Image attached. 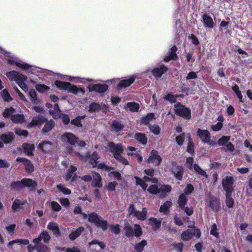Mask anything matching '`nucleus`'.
Here are the masks:
<instances>
[{
	"mask_svg": "<svg viewBox=\"0 0 252 252\" xmlns=\"http://www.w3.org/2000/svg\"><path fill=\"white\" fill-rule=\"evenodd\" d=\"M188 201L187 197L184 193H182L179 197L178 200V204L179 206L181 208H184V206L186 205Z\"/></svg>",
	"mask_w": 252,
	"mask_h": 252,
	"instance_id": "41",
	"label": "nucleus"
},
{
	"mask_svg": "<svg viewBox=\"0 0 252 252\" xmlns=\"http://www.w3.org/2000/svg\"><path fill=\"white\" fill-rule=\"evenodd\" d=\"M149 128L151 131L156 135H158L160 133V129L157 125H150Z\"/></svg>",
	"mask_w": 252,
	"mask_h": 252,
	"instance_id": "63",
	"label": "nucleus"
},
{
	"mask_svg": "<svg viewBox=\"0 0 252 252\" xmlns=\"http://www.w3.org/2000/svg\"><path fill=\"white\" fill-rule=\"evenodd\" d=\"M203 20L205 26L212 28L214 25V22L212 18L208 14L203 15Z\"/></svg>",
	"mask_w": 252,
	"mask_h": 252,
	"instance_id": "37",
	"label": "nucleus"
},
{
	"mask_svg": "<svg viewBox=\"0 0 252 252\" xmlns=\"http://www.w3.org/2000/svg\"><path fill=\"white\" fill-rule=\"evenodd\" d=\"M49 112L55 119L59 118L61 115V110L57 104H55L53 110L50 109Z\"/></svg>",
	"mask_w": 252,
	"mask_h": 252,
	"instance_id": "36",
	"label": "nucleus"
},
{
	"mask_svg": "<svg viewBox=\"0 0 252 252\" xmlns=\"http://www.w3.org/2000/svg\"><path fill=\"white\" fill-rule=\"evenodd\" d=\"M55 84L57 87L61 90H67L70 83L69 82H63L60 81H56Z\"/></svg>",
	"mask_w": 252,
	"mask_h": 252,
	"instance_id": "39",
	"label": "nucleus"
},
{
	"mask_svg": "<svg viewBox=\"0 0 252 252\" xmlns=\"http://www.w3.org/2000/svg\"><path fill=\"white\" fill-rule=\"evenodd\" d=\"M57 189L60 190V191L63 193L65 195H69L71 193V190L65 187V186L63 185L62 184H59L57 185Z\"/></svg>",
	"mask_w": 252,
	"mask_h": 252,
	"instance_id": "53",
	"label": "nucleus"
},
{
	"mask_svg": "<svg viewBox=\"0 0 252 252\" xmlns=\"http://www.w3.org/2000/svg\"><path fill=\"white\" fill-rule=\"evenodd\" d=\"M154 169L150 168L148 169H145L144 170L145 173L149 177L145 176L143 179H140L137 177H135L134 178L136 179V185H140V187L144 190H145L148 186V185L145 182H151L154 184H157L158 180L155 178L153 177L154 175Z\"/></svg>",
	"mask_w": 252,
	"mask_h": 252,
	"instance_id": "4",
	"label": "nucleus"
},
{
	"mask_svg": "<svg viewBox=\"0 0 252 252\" xmlns=\"http://www.w3.org/2000/svg\"><path fill=\"white\" fill-rule=\"evenodd\" d=\"M0 139L5 144L11 142L14 138V133L9 132L7 134H2L0 137Z\"/></svg>",
	"mask_w": 252,
	"mask_h": 252,
	"instance_id": "32",
	"label": "nucleus"
},
{
	"mask_svg": "<svg viewBox=\"0 0 252 252\" xmlns=\"http://www.w3.org/2000/svg\"><path fill=\"white\" fill-rule=\"evenodd\" d=\"M34 244L35 248L37 252H47L49 251V248L47 246L42 244L40 242Z\"/></svg>",
	"mask_w": 252,
	"mask_h": 252,
	"instance_id": "48",
	"label": "nucleus"
},
{
	"mask_svg": "<svg viewBox=\"0 0 252 252\" xmlns=\"http://www.w3.org/2000/svg\"><path fill=\"white\" fill-rule=\"evenodd\" d=\"M124 229L127 236L130 237L133 235V230L128 223L125 224Z\"/></svg>",
	"mask_w": 252,
	"mask_h": 252,
	"instance_id": "56",
	"label": "nucleus"
},
{
	"mask_svg": "<svg viewBox=\"0 0 252 252\" xmlns=\"http://www.w3.org/2000/svg\"><path fill=\"white\" fill-rule=\"evenodd\" d=\"M233 178L231 176H227L222 179V185L226 193L232 192L233 190Z\"/></svg>",
	"mask_w": 252,
	"mask_h": 252,
	"instance_id": "10",
	"label": "nucleus"
},
{
	"mask_svg": "<svg viewBox=\"0 0 252 252\" xmlns=\"http://www.w3.org/2000/svg\"><path fill=\"white\" fill-rule=\"evenodd\" d=\"M112 130L115 132H119L121 131L124 126L122 124H121L119 122L115 121H114L111 125Z\"/></svg>",
	"mask_w": 252,
	"mask_h": 252,
	"instance_id": "47",
	"label": "nucleus"
},
{
	"mask_svg": "<svg viewBox=\"0 0 252 252\" xmlns=\"http://www.w3.org/2000/svg\"><path fill=\"white\" fill-rule=\"evenodd\" d=\"M82 215L84 219H88L89 221L96 224L99 219L100 218L96 213H91L88 215L85 213H82Z\"/></svg>",
	"mask_w": 252,
	"mask_h": 252,
	"instance_id": "19",
	"label": "nucleus"
},
{
	"mask_svg": "<svg viewBox=\"0 0 252 252\" xmlns=\"http://www.w3.org/2000/svg\"><path fill=\"white\" fill-rule=\"evenodd\" d=\"M195 231L196 230L194 229H188L183 232L181 238L184 241H188L195 234Z\"/></svg>",
	"mask_w": 252,
	"mask_h": 252,
	"instance_id": "26",
	"label": "nucleus"
},
{
	"mask_svg": "<svg viewBox=\"0 0 252 252\" xmlns=\"http://www.w3.org/2000/svg\"><path fill=\"white\" fill-rule=\"evenodd\" d=\"M61 140L65 143L74 145L77 142L78 138L72 133L66 132L61 136Z\"/></svg>",
	"mask_w": 252,
	"mask_h": 252,
	"instance_id": "11",
	"label": "nucleus"
},
{
	"mask_svg": "<svg viewBox=\"0 0 252 252\" xmlns=\"http://www.w3.org/2000/svg\"><path fill=\"white\" fill-rule=\"evenodd\" d=\"M80 157V158L84 161L88 162L90 163L93 167L97 166L98 168L104 169L109 172V176L111 177H113L117 180H121V175L118 172L113 170V168L111 167L106 166L104 163H101L97 164V159H99V156L96 152H94L91 155L89 153H88L86 156H83L79 153H77Z\"/></svg>",
	"mask_w": 252,
	"mask_h": 252,
	"instance_id": "1",
	"label": "nucleus"
},
{
	"mask_svg": "<svg viewBox=\"0 0 252 252\" xmlns=\"http://www.w3.org/2000/svg\"><path fill=\"white\" fill-rule=\"evenodd\" d=\"M24 164L25 166L26 170L28 172L32 173L33 171L34 167L30 160L28 159Z\"/></svg>",
	"mask_w": 252,
	"mask_h": 252,
	"instance_id": "58",
	"label": "nucleus"
},
{
	"mask_svg": "<svg viewBox=\"0 0 252 252\" xmlns=\"http://www.w3.org/2000/svg\"><path fill=\"white\" fill-rule=\"evenodd\" d=\"M90 92H95L99 93H104L108 90V87L106 84L90 85L88 87Z\"/></svg>",
	"mask_w": 252,
	"mask_h": 252,
	"instance_id": "13",
	"label": "nucleus"
},
{
	"mask_svg": "<svg viewBox=\"0 0 252 252\" xmlns=\"http://www.w3.org/2000/svg\"><path fill=\"white\" fill-rule=\"evenodd\" d=\"M50 239V236L48 233L46 231L42 232L39 237L37 238L33 239V242L34 244L40 243L41 240H43L45 243L48 242Z\"/></svg>",
	"mask_w": 252,
	"mask_h": 252,
	"instance_id": "22",
	"label": "nucleus"
},
{
	"mask_svg": "<svg viewBox=\"0 0 252 252\" xmlns=\"http://www.w3.org/2000/svg\"><path fill=\"white\" fill-rule=\"evenodd\" d=\"M197 134L203 142L207 143L212 147H215L217 146V142L215 141L211 140L210 133L208 130L198 128Z\"/></svg>",
	"mask_w": 252,
	"mask_h": 252,
	"instance_id": "5",
	"label": "nucleus"
},
{
	"mask_svg": "<svg viewBox=\"0 0 252 252\" xmlns=\"http://www.w3.org/2000/svg\"><path fill=\"white\" fill-rule=\"evenodd\" d=\"M15 112V109L12 107L6 108L3 112V116L4 117H8Z\"/></svg>",
	"mask_w": 252,
	"mask_h": 252,
	"instance_id": "64",
	"label": "nucleus"
},
{
	"mask_svg": "<svg viewBox=\"0 0 252 252\" xmlns=\"http://www.w3.org/2000/svg\"><path fill=\"white\" fill-rule=\"evenodd\" d=\"M149 224L153 227L155 230H157L160 226L161 221L156 218H150L149 220Z\"/></svg>",
	"mask_w": 252,
	"mask_h": 252,
	"instance_id": "40",
	"label": "nucleus"
},
{
	"mask_svg": "<svg viewBox=\"0 0 252 252\" xmlns=\"http://www.w3.org/2000/svg\"><path fill=\"white\" fill-rule=\"evenodd\" d=\"M16 243H17L19 245L23 244V245H26L29 244V241L27 239H16L15 240L10 241L8 243L7 246L9 249H12V246L14 244H16Z\"/></svg>",
	"mask_w": 252,
	"mask_h": 252,
	"instance_id": "35",
	"label": "nucleus"
},
{
	"mask_svg": "<svg viewBox=\"0 0 252 252\" xmlns=\"http://www.w3.org/2000/svg\"><path fill=\"white\" fill-rule=\"evenodd\" d=\"M95 225L100 227L102 230L105 231L108 228V222L100 217Z\"/></svg>",
	"mask_w": 252,
	"mask_h": 252,
	"instance_id": "34",
	"label": "nucleus"
},
{
	"mask_svg": "<svg viewBox=\"0 0 252 252\" xmlns=\"http://www.w3.org/2000/svg\"><path fill=\"white\" fill-rule=\"evenodd\" d=\"M177 50V48L176 46H173L171 48V51L170 52L169 56H166L164 59V61L165 62H169L171 60H175L177 59V55L176 54V52Z\"/></svg>",
	"mask_w": 252,
	"mask_h": 252,
	"instance_id": "29",
	"label": "nucleus"
},
{
	"mask_svg": "<svg viewBox=\"0 0 252 252\" xmlns=\"http://www.w3.org/2000/svg\"><path fill=\"white\" fill-rule=\"evenodd\" d=\"M1 96L5 101H10L12 100V98L10 96V94L6 89H4L1 92Z\"/></svg>",
	"mask_w": 252,
	"mask_h": 252,
	"instance_id": "52",
	"label": "nucleus"
},
{
	"mask_svg": "<svg viewBox=\"0 0 252 252\" xmlns=\"http://www.w3.org/2000/svg\"><path fill=\"white\" fill-rule=\"evenodd\" d=\"M93 245H97L101 249H103L105 247V244L103 242H100L97 240H94L88 243V245L90 247Z\"/></svg>",
	"mask_w": 252,
	"mask_h": 252,
	"instance_id": "57",
	"label": "nucleus"
},
{
	"mask_svg": "<svg viewBox=\"0 0 252 252\" xmlns=\"http://www.w3.org/2000/svg\"><path fill=\"white\" fill-rule=\"evenodd\" d=\"M231 193H226V204L229 208L232 207L234 203L233 199L231 197Z\"/></svg>",
	"mask_w": 252,
	"mask_h": 252,
	"instance_id": "54",
	"label": "nucleus"
},
{
	"mask_svg": "<svg viewBox=\"0 0 252 252\" xmlns=\"http://www.w3.org/2000/svg\"><path fill=\"white\" fill-rule=\"evenodd\" d=\"M38 149L42 150L44 153H49L51 151L53 148V144L49 141H44L38 145Z\"/></svg>",
	"mask_w": 252,
	"mask_h": 252,
	"instance_id": "18",
	"label": "nucleus"
},
{
	"mask_svg": "<svg viewBox=\"0 0 252 252\" xmlns=\"http://www.w3.org/2000/svg\"><path fill=\"white\" fill-rule=\"evenodd\" d=\"M171 190V188L169 185H159L158 186L156 184L152 185L148 189V191L152 194L163 193L169 192Z\"/></svg>",
	"mask_w": 252,
	"mask_h": 252,
	"instance_id": "6",
	"label": "nucleus"
},
{
	"mask_svg": "<svg viewBox=\"0 0 252 252\" xmlns=\"http://www.w3.org/2000/svg\"><path fill=\"white\" fill-rule=\"evenodd\" d=\"M77 170L76 166L71 165L67 170V172L65 176V179L66 181L71 180V182H74L76 180V174L75 172Z\"/></svg>",
	"mask_w": 252,
	"mask_h": 252,
	"instance_id": "14",
	"label": "nucleus"
},
{
	"mask_svg": "<svg viewBox=\"0 0 252 252\" xmlns=\"http://www.w3.org/2000/svg\"><path fill=\"white\" fill-rule=\"evenodd\" d=\"M147 241L145 240H142L140 242L134 245V249L136 252H142L144 248L147 245Z\"/></svg>",
	"mask_w": 252,
	"mask_h": 252,
	"instance_id": "43",
	"label": "nucleus"
},
{
	"mask_svg": "<svg viewBox=\"0 0 252 252\" xmlns=\"http://www.w3.org/2000/svg\"><path fill=\"white\" fill-rule=\"evenodd\" d=\"M161 160L162 158L160 156L158 155V151L153 150L150 153L148 159V162L153 164L155 166H157L160 163Z\"/></svg>",
	"mask_w": 252,
	"mask_h": 252,
	"instance_id": "12",
	"label": "nucleus"
},
{
	"mask_svg": "<svg viewBox=\"0 0 252 252\" xmlns=\"http://www.w3.org/2000/svg\"><path fill=\"white\" fill-rule=\"evenodd\" d=\"M11 187L12 189H19L23 188V179L20 181H16L12 183Z\"/></svg>",
	"mask_w": 252,
	"mask_h": 252,
	"instance_id": "59",
	"label": "nucleus"
},
{
	"mask_svg": "<svg viewBox=\"0 0 252 252\" xmlns=\"http://www.w3.org/2000/svg\"><path fill=\"white\" fill-rule=\"evenodd\" d=\"M29 95L31 97V100L32 103L37 104L40 103V101L37 98L36 93L34 90H31L30 91Z\"/></svg>",
	"mask_w": 252,
	"mask_h": 252,
	"instance_id": "44",
	"label": "nucleus"
},
{
	"mask_svg": "<svg viewBox=\"0 0 252 252\" xmlns=\"http://www.w3.org/2000/svg\"><path fill=\"white\" fill-rule=\"evenodd\" d=\"M6 75L10 81H15L16 83L19 80H27V76L16 71H8Z\"/></svg>",
	"mask_w": 252,
	"mask_h": 252,
	"instance_id": "9",
	"label": "nucleus"
},
{
	"mask_svg": "<svg viewBox=\"0 0 252 252\" xmlns=\"http://www.w3.org/2000/svg\"><path fill=\"white\" fill-rule=\"evenodd\" d=\"M128 213L130 215H133L137 219L140 220H144L146 219L147 213V209L143 208L141 212L136 210L133 204H131L128 208Z\"/></svg>",
	"mask_w": 252,
	"mask_h": 252,
	"instance_id": "8",
	"label": "nucleus"
},
{
	"mask_svg": "<svg viewBox=\"0 0 252 252\" xmlns=\"http://www.w3.org/2000/svg\"><path fill=\"white\" fill-rule=\"evenodd\" d=\"M67 91L69 93H71L77 95L80 94H84L85 91L84 89L81 88H78L75 85H71L70 84V86L68 88Z\"/></svg>",
	"mask_w": 252,
	"mask_h": 252,
	"instance_id": "27",
	"label": "nucleus"
},
{
	"mask_svg": "<svg viewBox=\"0 0 252 252\" xmlns=\"http://www.w3.org/2000/svg\"><path fill=\"white\" fill-rule=\"evenodd\" d=\"M210 234L216 238L219 237V229L217 228L216 224L214 223L211 225L210 227Z\"/></svg>",
	"mask_w": 252,
	"mask_h": 252,
	"instance_id": "51",
	"label": "nucleus"
},
{
	"mask_svg": "<svg viewBox=\"0 0 252 252\" xmlns=\"http://www.w3.org/2000/svg\"><path fill=\"white\" fill-rule=\"evenodd\" d=\"M175 113L185 119H189L191 118L190 110L188 108L178 103L174 106Z\"/></svg>",
	"mask_w": 252,
	"mask_h": 252,
	"instance_id": "7",
	"label": "nucleus"
},
{
	"mask_svg": "<svg viewBox=\"0 0 252 252\" xmlns=\"http://www.w3.org/2000/svg\"><path fill=\"white\" fill-rule=\"evenodd\" d=\"M136 78V76L135 75H132L127 79L120 81L118 85V88L119 89H122L129 87L133 83Z\"/></svg>",
	"mask_w": 252,
	"mask_h": 252,
	"instance_id": "16",
	"label": "nucleus"
},
{
	"mask_svg": "<svg viewBox=\"0 0 252 252\" xmlns=\"http://www.w3.org/2000/svg\"><path fill=\"white\" fill-rule=\"evenodd\" d=\"M23 187H27L30 189V190L35 189L37 185V183L35 181L31 179L25 178L23 179Z\"/></svg>",
	"mask_w": 252,
	"mask_h": 252,
	"instance_id": "21",
	"label": "nucleus"
},
{
	"mask_svg": "<svg viewBox=\"0 0 252 252\" xmlns=\"http://www.w3.org/2000/svg\"><path fill=\"white\" fill-rule=\"evenodd\" d=\"M133 233L136 237H139L141 235L142 232L140 226L138 224H135L134 225Z\"/></svg>",
	"mask_w": 252,
	"mask_h": 252,
	"instance_id": "61",
	"label": "nucleus"
},
{
	"mask_svg": "<svg viewBox=\"0 0 252 252\" xmlns=\"http://www.w3.org/2000/svg\"><path fill=\"white\" fill-rule=\"evenodd\" d=\"M84 230V228L83 227H79L75 230L71 232L69 235V238L71 240H74L76 239L80 235L81 233Z\"/></svg>",
	"mask_w": 252,
	"mask_h": 252,
	"instance_id": "31",
	"label": "nucleus"
},
{
	"mask_svg": "<svg viewBox=\"0 0 252 252\" xmlns=\"http://www.w3.org/2000/svg\"><path fill=\"white\" fill-rule=\"evenodd\" d=\"M36 90L39 93H43L48 92L50 88L44 84H38L35 85Z\"/></svg>",
	"mask_w": 252,
	"mask_h": 252,
	"instance_id": "49",
	"label": "nucleus"
},
{
	"mask_svg": "<svg viewBox=\"0 0 252 252\" xmlns=\"http://www.w3.org/2000/svg\"><path fill=\"white\" fill-rule=\"evenodd\" d=\"M27 202L26 200H21L16 199L13 202L12 209L14 212H18L22 208V205Z\"/></svg>",
	"mask_w": 252,
	"mask_h": 252,
	"instance_id": "24",
	"label": "nucleus"
},
{
	"mask_svg": "<svg viewBox=\"0 0 252 252\" xmlns=\"http://www.w3.org/2000/svg\"><path fill=\"white\" fill-rule=\"evenodd\" d=\"M126 105L125 109L126 110L133 112H138L140 108L139 104L135 102H127L126 104Z\"/></svg>",
	"mask_w": 252,
	"mask_h": 252,
	"instance_id": "23",
	"label": "nucleus"
},
{
	"mask_svg": "<svg viewBox=\"0 0 252 252\" xmlns=\"http://www.w3.org/2000/svg\"><path fill=\"white\" fill-rule=\"evenodd\" d=\"M193 168L194 170L197 172L199 174L205 176L206 178H207L208 176L206 173V172L201 169L198 165L195 164L193 165Z\"/></svg>",
	"mask_w": 252,
	"mask_h": 252,
	"instance_id": "62",
	"label": "nucleus"
},
{
	"mask_svg": "<svg viewBox=\"0 0 252 252\" xmlns=\"http://www.w3.org/2000/svg\"><path fill=\"white\" fill-rule=\"evenodd\" d=\"M0 57L7 61L8 64L16 65L19 68L28 72L32 73L35 67L21 61L20 60L10 57V53L5 51L0 47Z\"/></svg>",
	"mask_w": 252,
	"mask_h": 252,
	"instance_id": "2",
	"label": "nucleus"
},
{
	"mask_svg": "<svg viewBox=\"0 0 252 252\" xmlns=\"http://www.w3.org/2000/svg\"><path fill=\"white\" fill-rule=\"evenodd\" d=\"M108 150L113 153L114 157L117 160L123 164H128V162L127 159L123 158L121 155L124 151V148L122 144H115L113 142H110L108 143Z\"/></svg>",
	"mask_w": 252,
	"mask_h": 252,
	"instance_id": "3",
	"label": "nucleus"
},
{
	"mask_svg": "<svg viewBox=\"0 0 252 252\" xmlns=\"http://www.w3.org/2000/svg\"><path fill=\"white\" fill-rule=\"evenodd\" d=\"M46 119L42 115H38L34 117L32 119V121L29 125L30 127L41 125L43 123H45Z\"/></svg>",
	"mask_w": 252,
	"mask_h": 252,
	"instance_id": "20",
	"label": "nucleus"
},
{
	"mask_svg": "<svg viewBox=\"0 0 252 252\" xmlns=\"http://www.w3.org/2000/svg\"><path fill=\"white\" fill-rule=\"evenodd\" d=\"M47 228L52 231L53 234L55 235H59L60 234V229L58 227V225L56 222H49L47 225Z\"/></svg>",
	"mask_w": 252,
	"mask_h": 252,
	"instance_id": "28",
	"label": "nucleus"
},
{
	"mask_svg": "<svg viewBox=\"0 0 252 252\" xmlns=\"http://www.w3.org/2000/svg\"><path fill=\"white\" fill-rule=\"evenodd\" d=\"M92 185L95 188H101L102 186V178L100 175L95 172H93Z\"/></svg>",
	"mask_w": 252,
	"mask_h": 252,
	"instance_id": "17",
	"label": "nucleus"
},
{
	"mask_svg": "<svg viewBox=\"0 0 252 252\" xmlns=\"http://www.w3.org/2000/svg\"><path fill=\"white\" fill-rule=\"evenodd\" d=\"M134 138L138 142L145 145L147 143V139L144 134L137 133L135 134Z\"/></svg>",
	"mask_w": 252,
	"mask_h": 252,
	"instance_id": "38",
	"label": "nucleus"
},
{
	"mask_svg": "<svg viewBox=\"0 0 252 252\" xmlns=\"http://www.w3.org/2000/svg\"><path fill=\"white\" fill-rule=\"evenodd\" d=\"M155 119V114L153 113L148 114L146 116L142 118L141 123L144 125H147L152 120Z\"/></svg>",
	"mask_w": 252,
	"mask_h": 252,
	"instance_id": "45",
	"label": "nucleus"
},
{
	"mask_svg": "<svg viewBox=\"0 0 252 252\" xmlns=\"http://www.w3.org/2000/svg\"><path fill=\"white\" fill-rule=\"evenodd\" d=\"M167 70V68L164 65H160L153 68L151 72L156 78H160Z\"/></svg>",
	"mask_w": 252,
	"mask_h": 252,
	"instance_id": "15",
	"label": "nucleus"
},
{
	"mask_svg": "<svg viewBox=\"0 0 252 252\" xmlns=\"http://www.w3.org/2000/svg\"><path fill=\"white\" fill-rule=\"evenodd\" d=\"M54 122L53 120H50L45 125L42 129V131L45 133L48 132L54 127Z\"/></svg>",
	"mask_w": 252,
	"mask_h": 252,
	"instance_id": "46",
	"label": "nucleus"
},
{
	"mask_svg": "<svg viewBox=\"0 0 252 252\" xmlns=\"http://www.w3.org/2000/svg\"><path fill=\"white\" fill-rule=\"evenodd\" d=\"M11 120L15 123H22L25 121L24 116L22 114L12 115Z\"/></svg>",
	"mask_w": 252,
	"mask_h": 252,
	"instance_id": "42",
	"label": "nucleus"
},
{
	"mask_svg": "<svg viewBox=\"0 0 252 252\" xmlns=\"http://www.w3.org/2000/svg\"><path fill=\"white\" fill-rule=\"evenodd\" d=\"M177 96L174 95L170 93L167 94L164 97V99L167 101H168L170 103H174L176 101Z\"/></svg>",
	"mask_w": 252,
	"mask_h": 252,
	"instance_id": "60",
	"label": "nucleus"
},
{
	"mask_svg": "<svg viewBox=\"0 0 252 252\" xmlns=\"http://www.w3.org/2000/svg\"><path fill=\"white\" fill-rule=\"evenodd\" d=\"M172 205V203L170 201H166L162 205H161L160 207L159 211L162 213H166L169 208L171 207Z\"/></svg>",
	"mask_w": 252,
	"mask_h": 252,
	"instance_id": "50",
	"label": "nucleus"
},
{
	"mask_svg": "<svg viewBox=\"0 0 252 252\" xmlns=\"http://www.w3.org/2000/svg\"><path fill=\"white\" fill-rule=\"evenodd\" d=\"M23 148L24 149V152L28 156L33 155V151L35 149L34 144L24 143L23 145Z\"/></svg>",
	"mask_w": 252,
	"mask_h": 252,
	"instance_id": "30",
	"label": "nucleus"
},
{
	"mask_svg": "<svg viewBox=\"0 0 252 252\" xmlns=\"http://www.w3.org/2000/svg\"><path fill=\"white\" fill-rule=\"evenodd\" d=\"M173 172L177 179L181 180L182 179L183 168L182 166H178L176 168L173 169Z\"/></svg>",
	"mask_w": 252,
	"mask_h": 252,
	"instance_id": "33",
	"label": "nucleus"
},
{
	"mask_svg": "<svg viewBox=\"0 0 252 252\" xmlns=\"http://www.w3.org/2000/svg\"><path fill=\"white\" fill-rule=\"evenodd\" d=\"M230 139V137L228 136H223L218 140L217 143V146H222L226 143Z\"/></svg>",
	"mask_w": 252,
	"mask_h": 252,
	"instance_id": "55",
	"label": "nucleus"
},
{
	"mask_svg": "<svg viewBox=\"0 0 252 252\" xmlns=\"http://www.w3.org/2000/svg\"><path fill=\"white\" fill-rule=\"evenodd\" d=\"M210 207L215 212H218L220 208L219 200L215 197H211L210 200Z\"/></svg>",
	"mask_w": 252,
	"mask_h": 252,
	"instance_id": "25",
	"label": "nucleus"
}]
</instances>
